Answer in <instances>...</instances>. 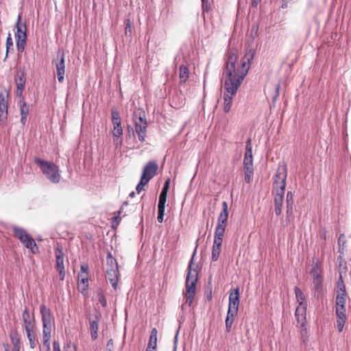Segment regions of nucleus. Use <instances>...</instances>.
<instances>
[{
  "instance_id": "nucleus-3",
  "label": "nucleus",
  "mask_w": 351,
  "mask_h": 351,
  "mask_svg": "<svg viewBox=\"0 0 351 351\" xmlns=\"http://www.w3.org/2000/svg\"><path fill=\"white\" fill-rule=\"evenodd\" d=\"M40 311L43 324V343L46 351H50V339L51 337V328L54 324V317L49 307L42 304Z\"/></svg>"
},
{
  "instance_id": "nucleus-19",
  "label": "nucleus",
  "mask_w": 351,
  "mask_h": 351,
  "mask_svg": "<svg viewBox=\"0 0 351 351\" xmlns=\"http://www.w3.org/2000/svg\"><path fill=\"white\" fill-rule=\"evenodd\" d=\"M24 329L36 328V320L34 314H30L28 308L25 307L21 315Z\"/></svg>"
},
{
  "instance_id": "nucleus-37",
  "label": "nucleus",
  "mask_w": 351,
  "mask_h": 351,
  "mask_svg": "<svg viewBox=\"0 0 351 351\" xmlns=\"http://www.w3.org/2000/svg\"><path fill=\"white\" fill-rule=\"evenodd\" d=\"M15 81L17 86V93L20 92V94H21L25 85V78L23 75L16 78Z\"/></svg>"
},
{
  "instance_id": "nucleus-21",
  "label": "nucleus",
  "mask_w": 351,
  "mask_h": 351,
  "mask_svg": "<svg viewBox=\"0 0 351 351\" xmlns=\"http://www.w3.org/2000/svg\"><path fill=\"white\" fill-rule=\"evenodd\" d=\"M346 308H336L337 324L338 330L341 332L346 322Z\"/></svg>"
},
{
  "instance_id": "nucleus-38",
  "label": "nucleus",
  "mask_w": 351,
  "mask_h": 351,
  "mask_svg": "<svg viewBox=\"0 0 351 351\" xmlns=\"http://www.w3.org/2000/svg\"><path fill=\"white\" fill-rule=\"evenodd\" d=\"M97 298L98 301L104 307L107 306V301L104 293L101 289H98L97 291Z\"/></svg>"
},
{
  "instance_id": "nucleus-39",
  "label": "nucleus",
  "mask_w": 351,
  "mask_h": 351,
  "mask_svg": "<svg viewBox=\"0 0 351 351\" xmlns=\"http://www.w3.org/2000/svg\"><path fill=\"white\" fill-rule=\"evenodd\" d=\"M5 45H6V54H5V58L8 56V52L10 51V50L11 49L12 51H13V40H12V38H11V35L10 34H8V36L6 39V43H5Z\"/></svg>"
},
{
  "instance_id": "nucleus-25",
  "label": "nucleus",
  "mask_w": 351,
  "mask_h": 351,
  "mask_svg": "<svg viewBox=\"0 0 351 351\" xmlns=\"http://www.w3.org/2000/svg\"><path fill=\"white\" fill-rule=\"evenodd\" d=\"M274 195V208L276 215L282 213V203L285 193H273Z\"/></svg>"
},
{
  "instance_id": "nucleus-23",
  "label": "nucleus",
  "mask_w": 351,
  "mask_h": 351,
  "mask_svg": "<svg viewBox=\"0 0 351 351\" xmlns=\"http://www.w3.org/2000/svg\"><path fill=\"white\" fill-rule=\"evenodd\" d=\"M77 287L82 293L86 291L88 287V274L84 272L78 274Z\"/></svg>"
},
{
  "instance_id": "nucleus-14",
  "label": "nucleus",
  "mask_w": 351,
  "mask_h": 351,
  "mask_svg": "<svg viewBox=\"0 0 351 351\" xmlns=\"http://www.w3.org/2000/svg\"><path fill=\"white\" fill-rule=\"evenodd\" d=\"M53 63L55 64L56 73L58 82L62 83L64 80L65 74V61H64V53L62 52L58 58L53 60Z\"/></svg>"
},
{
  "instance_id": "nucleus-46",
  "label": "nucleus",
  "mask_w": 351,
  "mask_h": 351,
  "mask_svg": "<svg viewBox=\"0 0 351 351\" xmlns=\"http://www.w3.org/2000/svg\"><path fill=\"white\" fill-rule=\"evenodd\" d=\"M169 180H167L165 183V185L162 189V193H167L168 192V190H169Z\"/></svg>"
},
{
  "instance_id": "nucleus-31",
  "label": "nucleus",
  "mask_w": 351,
  "mask_h": 351,
  "mask_svg": "<svg viewBox=\"0 0 351 351\" xmlns=\"http://www.w3.org/2000/svg\"><path fill=\"white\" fill-rule=\"evenodd\" d=\"M347 295L344 294L343 290L337 295L336 308H346Z\"/></svg>"
},
{
  "instance_id": "nucleus-40",
  "label": "nucleus",
  "mask_w": 351,
  "mask_h": 351,
  "mask_svg": "<svg viewBox=\"0 0 351 351\" xmlns=\"http://www.w3.org/2000/svg\"><path fill=\"white\" fill-rule=\"evenodd\" d=\"M125 23V34L126 36L130 37L132 34V22H131L130 19H127Z\"/></svg>"
},
{
  "instance_id": "nucleus-49",
  "label": "nucleus",
  "mask_w": 351,
  "mask_h": 351,
  "mask_svg": "<svg viewBox=\"0 0 351 351\" xmlns=\"http://www.w3.org/2000/svg\"><path fill=\"white\" fill-rule=\"evenodd\" d=\"M119 214H120V211L119 212ZM113 221H116L117 223V224L119 223L121 219L119 217V215H118L117 216H115L113 217Z\"/></svg>"
},
{
  "instance_id": "nucleus-9",
  "label": "nucleus",
  "mask_w": 351,
  "mask_h": 351,
  "mask_svg": "<svg viewBox=\"0 0 351 351\" xmlns=\"http://www.w3.org/2000/svg\"><path fill=\"white\" fill-rule=\"evenodd\" d=\"M111 115H112V122L113 125V141L114 143L118 145L121 144V141H119V138L123 135V128L121 127V119L119 115V112L115 109L112 108L111 110Z\"/></svg>"
},
{
  "instance_id": "nucleus-41",
  "label": "nucleus",
  "mask_w": 351,
  "mask_h": 351,
  "mask_svg": "<svg viewBox=\"0 0 351 351\" xmlns=\"http://www.w3.org/2000/svg\"><path fill=\"white\" fill-rule=\"evenodd\" d=\"M245 173V181L246 183H250L252 180V176L254 174V169L246 170L244 169Z\"/></svg>"
},
{
  "instance_id": "nucleus-29",
  "label": "nucleus",
  "mask_w": 351,
  "mask_h": 351,
  "mask_svg": "<svg viewBox=\"0 0 351 351\" xmlns=\"http://www.w3.org/2000/svg\"><path fill=\"white\" fill-rule=\"evenodd\" d=\"M106 264H107L106 270H108V271H110L111 269L112 270L119 269L117 260L112 256V254L110 252L108 253V255H107Z\"/></svg>"
},
{
  "instance_id": "nucleus-36",
  "label": "nucleus",
  "mask_w": 351,
  "mask_h": 351,
  "mask_svg": "<svg viewBox=\"0 0 351 351\" xmlns=\"http://www.w3.org/2000/svg\"><path fill=\"white\" fill-rule=\"evenodd\" d=\"M11 342L14 347L13 351H20L21 349V339L19 337L18 334L16 332L14 334L10 335Z\"/></svg>"
},
{
  "instance_id": "nucleus-48",
  "label": "nucleus",
  "mask_w": 351,
  "mask_h": 351,
  "mask_svg": "<svg viewBox=\"0 0 351 351\" xmlns=\"http://www.w3.org/2000/svg\"><path fill=\"white\" fill-rule=\"evenodd\" d=\"M80 272H84L86 274H88V267L86 265H81Z\"/></svg>"
},
{
  "instance_id": "nucleus-4",
  "label": "nucleus",
  "mask_w": 351,
  "mask_h": 351,
  "mask_svg": "<svg viewBox=\"0 0 351 351\" xmlns=\"http://www.w3.org/2000/svg\"><path fill=\"white\" fill-rule=\"evenodd\" d=\"M34 162L40 167L43 173L52 183L58 184L61 179V174L58 166L53 162L35 158Z\"/></svg>"
},
{
  "instance_id": "nucleus-32",
  "label": "nucleus",
  "mask_w": 351,
  "mask_h": 351,
  "mask_svg": "<svg viewBox=\"0 0 351 351\" xmlns=\"http://www.w3.org/2000/svg\"><path fill=\"white\" fill-rule=\"evenodd\" d=\"M294 290H295L296 300H297V302L298 303V306H300L301 304L307 305L306 302V298H305V295H304L302 291L298 287H295Z\"/></svg>"
},
{
  "instance_id": "nucleus-34",
  "label": "nucleus",
  "mask_w": 351,
  "mask_h": 351,
  "mask_svg": "<svg viewBox=\"0 0 351 351\" xmlns=\"http://www.w3.org/2000/svg\"><path fill=\"white\" fill-rule=\"evenodd\" d=\"M293 194L291 191L287 193V214L291 215L293 213Z\"/></svg>"
},
{
  "instance_id": "nucleus-33",
  "label": "nucleus",
  "mask_w": 351,
  "mask_h": 351,
  "mask_svg": "<svg viewBox=\"0 0 351 351\" xmlns=\"http://www.w3.org/2000/svg\"><path fill=\"white\" fill-rule=\"evenodd\" d=\"M180 73H179V78L181 83H185L189 76V70L187 66L184 65H181L180 66Z\"/></svg>"
},
{
  "instance_id": "nucleus-22",
  "label": "nucleus",
  "mask_w": 351,
  "mask_h": 351,
  "mask_svg": "<svg viewBox=\"0 0 351 351\" xmlns=\"http://www.w3.org/2000/svg\"><path fill=\"white\" fill-rule=\"evenodd\" d=\"M167 193H160L159 196L158 204V221L160 223L163 221L164 215H165V203L167 201Z\"/></svg>"
},
{
  "instance_id": "nucleus-24",
  "label": "nucleus",
  "mask_w": 351,
  "mask_h": 351,
  "mask_svg": "<svg viewBox=\"0 0 351 351\" xmlns=\"http://www.w3.org/2000/svg\"><path fill=\"white\" fill-rule=\"evenodd\" d=\"M158 330L156 328L152 329L147 347L145 351H156Z\"/></svg>"
},
{
  "instance_id": "nucleus-17",
  "label": "nucleus",
  "mask_w": 351,
  "mask_h": 351,
  "mask_svg": "<svg viewBox=\"0 0 351 351\" xmlns=\"http://www.w3.org/2000/svg\"><path fill=\"white\" fill-rule=\"evenodd\" d=\"M311 274L313 276V284L315 288L316 289H321L323 282L322 269L318 263L313 266Z\"/></svg>"
},
{
  "instance_id": "nucleus-44",
  "label": "nucleus",
  "mask_w": 351,
  "mask_h": 351,
  "mask_svg": "<svg viewBox=\"0 0 351 351\" xmlns=\"http://www.w3.org/2000/svg\"><path fill=\"white\" fill-rule=\"evenodd\" d=\"M65 351H77V346L75 344H71L69 343L64 348Z\"/></svg>"
},
{
  "instance_id": "nucleus-27",
  "label": "nucleus",
  "mask_w": 351,
  "mask_h": 351,
  "mask_svg": "<svg viewBox=\"0 0 351 351\" xmlns=\"http://www.w3.org/2000/svg\"><path fill=\"white\" fill-rule=\"evenodd\" d=\"M21 122L24 125L27 121V117L29 114V106L25 103L23 99L19 101Z\"/></svg>"
},
{
  "instance_id": "nucleus-2",
  "label": "nucleus",
  "mask_w": 351,
  "mask_h": 351,
  "mask_svg": "<svg viewBox=\"0 0 351 351\" xmlns=\"http://www.w3.org/2000/svg\"><path fill=\"white\" fill-rule=\"evenodd\" d=\"M194 256L195 253L190 260L187 268V275L185 282L186 290L183 293L185 303L189 306L192 305L195 296L196 286L198 280V271L195 268L193 267Z\"/></svg>"
},
{
  "instance_id": "nucleus-26",
  "label": "nucleus",
  "mask_w": 351,
  "mask_h": 351,
  "mask_svg": "<svg viewBox=\"0 0 351 351\" xmlns=\"http://www.w3.org/2000/svg\"><path fill=\"white\" fill-rule=\"evenodd\" d=\"M31 349H34L37 346L36 338V328L25 329Z\"/></svg>"
},
{
  "instance_id": "nucleus-13",
  "label": "nucleus",
  "mask_w": 351,
  "mask_h": 351,
  "mask_svg": "<svg viewBox=\"0 0 351 351\" xmlns=\"http://www.w3.org/2000/svg\"><path fill=\"white\" fill-rule=\"evenodd\" d=\"M239 306V289L237 288L230 293L228 313L237 315Z\"/></svg>"
},
{
  "instance_id": "nucleus-51",
  "label": "nucleus",
  "mask_w": 351,
  "mask_h": 351,
  "mask_svg": "<svg viewBox=\"0 0 351 351\" xmlns=\"http://www.w3.org/2000/svg\"><path fill=\"white\" fill-rule=\"evenodd\" d=\"M322 237H323L324 239H326V234H324V235H322Z\"/></svg>"
},
{
  "instance_id": "nucleus-5",
  "label": "nucleus",
  "mask_w": 351,
  "mask_h": 351,
  "mask_svg": "<svg viewBox=\"0 0 351 351\" xmlns=\"http://www.w3.org/2000/svg\"><path fill=\"white\" fill-rule=\"evenodd\" d=\"M145 117V112L143 111L134 112L133 117L135 132L141 142L145 141L147 133V123Z\"/></svg>"
},
{
  "instance_id": "nucleus-1",
  "label": "nucleus",
  "mask_w": 351,
  "mask_h": 351,
  "mask_svg": "<svg viewBox=\"0 0 351 351\" xmlns=\"http://www.w3.org/2000/svg\"><path fill=\"white\" fill-rule=\"evenodd\" d=\"M255 51L250 49L239 62L234 50H230L226 54L225 67L222 74V81L225 90L223 110L226 113L230 110L232 104V97L236 95L247 75Z\"/></svg>"
},
{
  "instance_id": "nucleus-45",
  "label": "nucleus",
  "mask_w": 351,
  "mask_h": 351,
  "mask_svg": "<svg viewBox=\"0 0 351 351\" xmlns=\"http://www.w3.org/2000/svg\"><path fill=\"white\" fill-rule=\"evenodd\" d=\"M114 347V341L110 339L106 345V351H112Z\"/></svg>"
},
{
  "instance_id": "nucleus-30",
  "label": "nucleus",
  "mask_w": 351,
  "mask_h": 351,
  "mask_svg": "<svg viewBox=\"0 0 351 351\" xmlns=\"http://www.w3.org/2000/svg\"><path fill=\"white\" fill-rule=\"evenodd\" d=\"M99 319L97 317L95 320L90 322V330L91 338L95 340L98 336V328H99Z\"/></svg>"
},
{
  "instance_id": "nucleus-18",
  "label": "nucleus",
  "mask_w": 351,
  "mask_h": 351,
  "mask_svg": "<svg viewBox=\"0 0 351 351\" xmlns=\"http://www.w3.org/2000/svg\"><path fill=\"white\" fill-rule=\"evenodd\" d=\"M243 169L246 170L254 169L252 147L250 138L246 142L245 152L243 158Z\"/></svg>"
},
{
  "instance_id": "nucleus-47",
  "label": "nucleus",
  "mask_w": 351,
  "mask_h": 351,
  "mask_svg": "<svg viewBox=\"0 0 351 351\" xmlns=\"http://www.w3.org/2000/svg\"><path fill=\"white\" fill-rule=\"evenodd\" d=\"M53 351H61L60 344L57 341H54L53 343Z\"/></svg>"
},
{
  "instance_id": "nucleus-11",
  "label": "nucleus",
  "mask_w": 351,
  "mask_h": 351,
  "mask_svg": "<svg viewBox=\"0 0 351 351\" xmlns=\"http://www.w3.org/2000/svg\"><path fill=\"white\" fill-rule=\"evenodd\" d=\"M8 95L0 93V126L7 125L8 114Z\"/></svg>"
},
{
  "instance_id": "nucleus-7",
  "label": "nucleus",
  "mask_w": 351,
  "mask_h": 351,
  "mask_svg": "<svg viewBox=\"0 0 351 351\" xmlns=\"http://www.w3.org/2000/svg\"><path fill=\"white\" fill-rule=\"evenodd\" d=\"M287 169L286 166L278 167L274 178L273 193H285Z\"/></svg>"
},
{
  "instance_id": "nucleus-42",
  "label": "nucleus",
  "mask_w": 351,
  "mask_h": 351,
  "mask_svg": "<svg viewBox=\"0 0 351 351\" xmlns=\"http://www.w3.org/2000/svg\"><path fill=\"white\" fill-rule=\"evenodd\" d=\"M147 184H148V182L147 181L145 182V180L141 178L140 182L136 187V190L137 193H140L142 191H143L144 186L145 185H147Z\"/></svg>"
},
{
  "instance_id": "nucleus-12",
  "label": "nucleus",
  "mask_w": 351,
  "mask_h": 351,
  "mask_svg": "<svg viewBox=\"0 0 351 351\" xmlns=\"http://www.w3.org/2000/svg\"><path fill=\"white\" fill-rule=\"evenodd\" d=\"M56 254V266L60 274V278L63 280L65 277V271L64 266V253L62 250V247L60 245H57L55 249Z\"/></svg>"
},
{
  "instance_id": "nucleus-43",
  "label": "nucleus",
  "mask_w": 351,
  "mask_h": 351,
  "mask_svg": "<svg viewBox=\"0 0 351 351\" xmlns=\"http://www.w3.org/2000/svg\"><path fill=\"white\" fill-rule=\"evenodd\" d=\"M343 293L344 294H346V287H345V285H344V283H343V281L342 280V276L340 274L339 276V282H338V290H337V294L341 292V291H343Z\"/></svg>"
},
{
  "instance_id": "nucleus-35",
  "label": "nucleus",
  "mask_w": 351,
  "mask_h": 351,
  "mask_svg": "<svg viewBox=\"0 0 351 351\" xmlns=\"http://www.w3.org/2000/svg\"><path fill=\"white\" fill-rule=\"evenodd\" d=\"M237 315L236 314L227 313L225 324L226 329L228 332H230L231 331L233 322Z\"/></svg>"
},
{
  "instance_id": "nucleus-50",
  "label": "nucleus",
  "mask_w": 351,
  "mask_h": 351,
  "mask_svg": "<svg viewBox=\"0 0 351 351\" xmlns=\"http://www.w3.org/2000/svg\"><path fill=\"white\" fill-rule=\"evenodd\" d=\"M134 194H135L134 192L132 191V193H130V197H134Z\"/></svg>"
},
{
  "instance_id": "nucleus-6",
  "label": "nucleus",
  "mask_w": 351,
  "mask_h": 351,
  "mask_svg": "<svg viewBox=\"0 0 351 351\" xmlns=\"http://www.w3.org/2000/svg\"><path fill=\"white\" fill-rule=\"evenodd\" d=\"M13 230L14 237L23 243L25 247L29 249L33 254L38 253L39 248L36 243L25 230L20 228H14Z\"/></svg>"
},
{
  "instance_id": "nucleus-28",
  "label": "nucleus",
  "mask_w": 351,
  "mask_h": 351,
  "mask_svg": "<svg viewBox=\"0 0 351 351\" xmlns=\"http://www.w3.org/2000/svg\"><path fill=\"white\" fill-rule=\"evenodd\" d=\"M107 272V276L108 278L109 281L112 284V286L114 289L117 287V283L119 281V269L116 270H106Z\"/></svg>"
},
{
  "instance_id": "nucleus-8",
  "label": "nucleus",
  "mask_w": 351,
  "mask_h": 351,
  "mask_svg": "<svg viewBox=\"0 0 351 351\" xmlns=\"http://www.w3.org/2000/svg\"><path fill=\"white\" fill-rule=\"evenodd\" d=\"M21 15L19 14L16 23V32L15 34L16 48L20 53L24 51L27 40V26L25 23H21Z\"/></svg>"
},
{
  "instance_id": "nucleus-16",
  "label": "nucleus",
  "mask_w": 351,
  "mask_h": 351,
  "mask_svg": "<svg viewBox=\"0 0 351 351\" xmlns=\"http://www.w3.org/2000/svg\"><path fill=\"white\" fill-rule=\"evenodd\" d=\"M223 234L214 233V241L212 247L211 259L213 261H217L220 256L221 251V246L223 239Z\"/></svg>"
},
{
  "instance_id": "nucleus-20",
  "label": "nucleus",
  "mask_w": 351,
  "mask_h": 351,
  "mask_svg": "<svg viewBox=\"0 0 351 351\" xmlns=\"http://www.w3.org/2000/svg\"><path fill=\"white\" fill-rule=\"evenodd\" d=\"M306 307L307 305L301 304L295 310V316L300 328L304 327L306 324Z\"/></svg>"
},
{
  "instance_id": "nucleus-15",
  "label": "nucleus",
  "mask_w": 351,
  "mask_h": 351,
  "mask_svg": "<svg viewBox=\"0 0 351 351\" xmlns=\"http://www.w3.org/2000/svg\"><path fill=\"white\" fill-rule=\"evenodd\" d=\"M158 166L155 161H149L144 167L141 178L147 182L157 173Z\"/></svg>"
},
{
  "instance_id": "nucleus-10",
  "label": "nucleus",
  "mask_w": 351,
  "mask_h": 351,
  "mask_svg": "<svg viewBox=\"0 0 351 351\" xmlns=\"http://www.w3.org/2000/svg\"><path fill=\"white\" fill-rule=\"evenodd\" d=\"M228 205L226 202H222V208L217 218V222L215 234H225L226 228L227 226L228 218Z\"/></svg>"
}]
</instances>
